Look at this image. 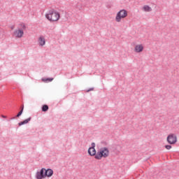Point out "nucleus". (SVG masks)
<instances>
[{"instance_id":"obj_1","label":"nucleus","mask_w":179,"mask_h":179,"mask_svg":"<svg viewBox=\"0 0 179 179\" xmlns=\"http://www.w3.org/2000/svg\"><path fill=\"white\" fill-rule=\"evenodd\" d=\"M94 148H96V143H92L91 147L89 148L87 152L90 156H94L96 160H101L103 157V159H106V157L110 156V150L108 148H101L97 152Z\"/></svg>"},{"instance_id":"obj_2","label":"nucleus","mask_w":179,"mask_h":179,"mask_svg":"<svg viewBox=\"0 0 179 179\" xmlns=\"http://www.w3.org/2000/svg\"><path fill=\"white\" fill-rule=\"evenodd\" d=\"M45 17L50 22H58V20H59V17H61V15L58 11H55V10L52 8L45 14Z\"/></svg>"},{"instance_id":"obj_3","label":"nucleus","mask_w":179,"mask_h":179,"mask_svg":"<svg viewBox=\"0 0 179 179\" xmlns=\"http://www.w3.org/2000/svg\"><path fill=\"white\" fill-rule=\"evenodd\" d=\"M128 16V11L125 9L120 10L116 15L115 20L116 22H121V19H124V17H127Z\"/></svg>"},{"instance_id":"obj_4","label":"nucleus","mask_w":179,"mask_h":179,"mask_svg":"<svg viewBox=\"0 0 179 179\" xmlns=\"http://www.w3.org/2000/svg\"><path fill=\"white\" fill-rule=\"evenodd\" d=\"M166 141L169 145H176L177 143V136L174 134L168 135Z\"/></svg>"},{"instance_id":"obj_5","label":"nucleus","mask_w":179,"mask_h":179,"mask_svg":"<svg viewBox=\"0 0 179 179\" xmlns=\"http://www.w3.org/2000/svg\"><path fill=\"white\" fill-rule=\"evenodd\" d=\"M47 178V172H45V168H42L40 171H37L36 174V179H44Z\"/></svg>"},{"instance_id":"obj_6","label":"nucleus","mask_w":179,"mask_h":179,"mask_svg":"<svg viewBox=\"0 0 179 179\" xmlns=\"http://www.w3.org/2000/svg\"><path fill=\"white\" fill-rule=\"evenodd\" d=\"M14 34L17 37V38H21V37H23L24 32L23 31V29H18L14 31Z\"/></svg>"},{"instance_id":"obj_7","label":"nucleus","mask_w":179,"mask_h":179,"mask_svg":"<svg viewBox=\"0 0 179 179\" xmlns=\"http://www.w3.org/2000/svg\"><path fill=\"white\" fill-rule=\"evenodd\" d=\"M45 173H46V177H52V176L54 175V171H52V169H45Z\"/></svg>"},{"instance_id":"obj_8","label":"nucleus","mask_w":179,"mask_h":179,"mask_svg":"<svg viewBox=\"0 0 179 179\" xmlns=\"http://www.w3.org/2000/svg\"><path fill=\"white\" fill-rule=\"evenodd\" d=\"M135 52H142L143 51V45H136L134 48Z\"/></svg>"},{"instance_id":"obj_9","label":"nucleus","mask_w":179,"mask_h":179,"mask_svg":"<svg viewBox=\"0 0 179 179\" xmlns=\"http://www.w3.org/2000/svg\"><path fill=\"white\" fill-rule=\"evenodd\" d=\"M30 121H31V117H29V118L24 120V121L19 122L18 125H19V127H22V125H24V124H29V122H30Z\"/></svg>"},{"instance_id":"obj_10","label":"nucleus","mask_w":179,"mask_h":179,"mask_svg":"<svg viewBox=\"0 0 179 179\" xmlns=\"http://www.w3.org/2000/svg\"><path fill=\"white\" fill-rule=\"evenodd\" d=\"M39 45L43 47V45H45V38L44 37L41 36L38 39Z\"/></svg>"},{"instance_id":"obj_11","label":"nucleus","mask_w":179,"mask_h":179,"mask_svg":"<svg viewBox=\"0 0 179 179\" xmlns=\"http://www.w3.org/2000/svg\"><path fill=\"white\" fill-rule=\"evenodd\" d=\"M143 10H144V12H152V8L148 5H145L143 7Z\"/></svg>"},{"instance_id":"obj_12","label":"nucleus","mask_w":179,"mask_h":179,"mask_svg":"<svg viewBox=\"0 0 179 179\" xmlns=\"http://www.w3.org/2000/svg\"><path fill=\"white\" fill-rule=\"evenodd\" d=\"M41 108H42V111L43 113H47V111H48L49 107H48V105L44 104V105L42 106Z\"/></svg>"},{"instance_id":"obj_13","label":"nucleus","mask_w":179,"mask_h":179,"mask_svg":"<svg viewBox=\"0 0 179 179\" xmlns=\"http://www.w3.org/2000/svg\"><path fill=\"white\" fill-rule=\"evenodd\" d=\"M22 114H23V111L20 110V112L17 114V115L11 117L10 120H15V118H19V117H20V115H22Z\"/></svg>"},{"instance_id":"obj_14","label":"nucleus","mask_w":179,"mask_h":179,"mask_svg":"<svg viewBox=\"0 0 179 179\" xmlns=\"http://www.w3.org/2000/svg\"><path fill=\"white\" fill-rule=\"evenodd\" d=\"M42 80L43 82H52V80H54V78H43Z\"/></svg>"},{"instance_id":"obj_15","label":"nucleus","mask_w":179,"mask_h":179,"mask_svg":"<svg viewBox=\"0 0 179 179\" xmlns=\"http://www.w3.org/2000/svg\"><path fill=\"white\" fill-rule=\"evenodd\" d=\"M165 148L167 149V150H170L171 149V145H166Z\"/></svg>"},{"instance_id":"obj_16","label":"nucleus","mask_w":179,"mask_h":179,"mask_svg":"<svg viewBox=\"0 0 179 179\" xmlns=\"http://www.w3.org/2000/svg\"><path fill=\"white\" fill-rule=\"evenodd\" d=\"M94 90V87H91L87 90V93H89V92H93Z\"/></svg>"},{"instance_id":"obj_17","label":"nucleus","mask_w":179,"mask_h":179,"mask_svg":"<svg viewBox=\"0 0 179 179\" xmlns=\"http://www.w3.org/2000/svg\"><path fill=\"white\" fill-rule=\"evenodd\" d=\"M20 26H22V30H26V25L24 24H20Z\"/></svg>"},{"instance_id":"obj_18","label":"nucleus","mask_w":179,"mask_h":179,"mask_svg":"<svg viewBox=\"0 0 179 179\" xmlns=\"http://www.w3.org/2000/svg\"><path fill=\"white\" fill-rule=\"evenodd\" d=\"M20 108V110H22L23 112V110H24V105H22Z\"/></svg>"},{"instance_id":"obj_19","label":"nucleus","mask_w":179,"mask_h":179,"mask_svg":"<svg viewBox=\"0 0 179 179\" xmlns=\"http://www.w3.org/2000/svg\"><path fill=\"white\" fill-rule=\"evenodd\" d=\"M1 117H2V118H7V117L5 116V115H1Z\"/></svg>"},{"instance_id":"obj_20","label":"nucleus","mask_w":179,"mask_h":179,"mask_svg":"<svg viewBox=\"0 0 179 179\" xmlns=\"http://www.w3.org/2000/svg\"><path fill=\"white\" fill-rule=\"evenodd\" d=\"M11 29H12V30H13V29H15V27H12Z\"/></svg>"}]
</instances>
